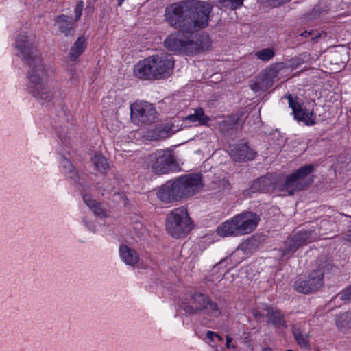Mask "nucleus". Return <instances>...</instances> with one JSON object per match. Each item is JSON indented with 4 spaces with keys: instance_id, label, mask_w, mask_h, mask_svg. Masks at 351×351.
Returning a JSON list of instances; mask_svg holds the SVG:
<instances>
[{
    "instance_id": "nucleus-1",
    "label": "nucleus",
    "mask_w": 351,
    "mask_h": 351,
    "mask_svg": "<svg viewBox=\"0 0 351 351\" xmlns=\"http://www.w3.org/2000/svg\"><path fill=\"white\" fill-rule=\"evenodd\" d=\"M18 56L26 63L27 91L40 104L53 103L61 95L60 89L49 80V69L43 64L40 53L34 45V38L26 31L21 32L16 38Z\"/></svg>"
},
{
    "instance_id": "nucleus-2",
    "label": "nucleus",
    "mask_w": 351,
    "mask_h": 351,
    "mask_svg": "<svg viewBox=\"0 0 351 351\" xmlns=\"http://www.w3.org/2000/svg\"><path fill=\"white\" fill-rule=\"evenodd\" d=\"M212 7L198 0H185L167 7L165 21L184 34H191L208 25Z\"/></svg>"
},
{
    "instance_id": "nucleus-3",
    "label": "nucleus",
    "mask_w": 351,
    "mask_h": 351,
    "mask_svg": "<svg viewBox=\"0 0 351 351\" xmlns=\"http://www.w3.org/2000/svg\"><path fill=\"white\" fill-rule=\"evenodd\" d=\"M174 60L167 53H158L138 62L134 68V75L142 80H159L169 77L173 69Z\"/></svg>"
},
{
    "instance_id": "nucleus-4",
    "label": "nucleus",
    "mask_w": 351,
    "mask_h": 351,
    "mask_svg": "<svg viewBox=\"0 0 351 351\" xmlns=\"http://www.w3.org/2000/svg\"><path fill=\"white\" fill-rule=\"evenodd\" d=\"M260 221L259 216L252 212H243L219 225L216 232L220 237H239L253 232Z\"/></svg>"
},
{
    "instance_id": "nucleus-5",
    "label": "nucleus",
    "mask_w": 351,
    "mask_h": 351,
    "mask_svg": "<svg viewBox=\"0 0 351 351\" xmlns=\"http://www.w3.org/2000/svg\"><path fill=\"white\" fill-rule=\"evenodd\" d=\"M180 309L186 315H194L202 313L204 315L217 317L221 311L217 304L206 295L195 293L190 298H184L178 304Z\"/></svg>"
},
{
    "instance_id": "nucleus-6",
    "label": "nucleus",
    "mask_w": 351,
    "mask_h": 351,
    "mask_svg": "<svg viewBox=\"0 0 351 351\" xmlns=\"http://www.w3.org/2000/svg\"><path fill=\"white\" fill-rule=\"evenodd\" d=\"M192 229L187 210L181 206L172 210L166 217V230L173 237H181Z\"/></svg>"
},
{
    "instance_id": "nucleus-7",
    "label": "nucleus",
    "mask_w": 351,
    "mask_h": 351,
    "mask_svg": "<svg viewBox=\"0 0 351 351\" xmlns=\"http://www.w3.org/2000/svg\"><path fill=\"white\" fill-rule=\"evenodd\" d=\"M313 168L314 166L312 164L299 168L287 178L280 191L287 193L289 195H293L295 192L304 189L309 184L306 178L313 171Z\"/></svg>"
},
{
    "instance_id": "nucleus-8",
    "label": "nucleus",
    "mask_w": 351,
    "mask_h": 351,
    "mask_svg": "<svg viewBox=\"0 0 351 351\" xmlns=\"http://www.w3.org/2000/svg\"><path fill=\"white\" fill-rule=\"evenodd\" d=\"M175 179L183 199L195 195L204 187L203 176L201 173L184 174Z\"/></svg>"
},
{
    "instance_id": "nucleus-9",
    "label": "nucleus",
    "mask_w": 351,
    "mask_h": 351,
    "mask_svg": "<svg viewBox=\"0 0 351 351\" xmlns=\"http://www.w3.org/2000/svg\"><path fill=\"white\" fill-rule=\"evenodd\" d=\"M156 118L154 106L146 101L134 102L130 106L131 121L137 125L149 124Z\"/></svg>"
},
{
    "instance_id": "nucleus-10",
    "label": "nucleus",
    "mask_w": 351,
    "mask_h": 351,
    "mask_svg": "<svg viewBox=\"0 0 351 351\" xmlns=\"http://www.w3.org/2000/svg\"><path fill=\"white\" fill-rule=\"evenodd\" d=\"M152 170L158 174L167 173L171 171H179L182 164L176 159L174 155H150Z\"/></svg>"
},
{
    "instance_id": "nucleus-11",
    "label": "nucleus",
    "mask_w": 351,
    "mask_h": 351,
    "mask_svg": "<svg viewBox=\"0 0 351 351\" xmlns=\"http://www.w3.org/2000/svg\"><path fill=\"white\" fill-rule=\"evenodd\" d=\"M119 183L117 178L106 180L103 186H98L103 196H107L114 202L125 206L128 204V199L124 193L119 191Z\"/></svg>"
},
{
    "instance_id": "nucleus-12",
    "label": "nucleus",
    "mask_w": 351,
    "mask_h": 351,
    "mask_svg": "<svg viewBox=\"0 0 351 351\" xmlns=\"http://www.w3.org/2000/svg\"><path fill=\"white\" fill-rule=\"evenodd\" d=\"M157 197L164 203H171L183 199L175 178L167 182L159 188L157 191Z\"/></svg>"
},
{
    "instance_id": "nucleus-13",
    "label": "nucleus",
    "mask_w": 351,
    "mask_h": 351,
    "mask_svg": "<svg viewBox=\"0 0 351 351\" xmlns=\"http://www.w3.org/2000/svg\"><path fill=\"white\" fill-rule=\"evenodd\" d=\"M60 168L62 173L73 183L82 188L87 186L86 179L79 175L72 162L64 155H62L60 159Z\"/></svg>"
},
{
    "instance_id": "nucleus-14",
    "label": "nucleus",
    "mask_w": 351,
    "mask_h": 351,
    "mask_svg": "<svg viewBox=\"0 0 351 351\" xmlns=\"http://www.w3.org/2000/svg\"><path fill=\"white\" fill-rule=\"evenodd\" d=\"M287 98L289 106L292 109V114L295 119L304 123L306 125H313L315 123V115L312 110L307 111L304 109L291 95H289Z\"/></svg>"
},
{
    "instance_id": "nucleus-15",
    "label": "nucleus",
    "mask_w": 351,
    "mask_h": 351,
    "mask_svg": "<svg viewBox=\"0 0 351 351\" xmlns=\"http://www.w3.org/2000/svg\"><path fill=\"white\" fill-rule=\"evenodd\" d=\"M211 43L207 36H202L196 42L186 39L184 40L183 44V49L182 53L185 54H196L202 51L208 49Z\"/></svg>"
},
{
    "instance_id": "nucleus-16",
    "label": "nucleus",
    "mask_w": 351,
    "mask_h": 351,
    "mask_svg": "<svg viewBox=\"0 0 351 351\" xmlns=\"http://www.w3.org/2000/svg\"><path fill=\"white\" fill-rule=\"evenodd\" d=\"M119 254L121 260L128 266L134 267L140 261L138 253L125 244L120 245Z\"/></svg>"
},
{
    "instance_id": "nucleus-17",
    "label": "nucleus",
    "mask_w": 351,
    "mask_h": 351,
    "mask_svg": "<svg viewBox=\"0 0 351 351\" xmlns=\"http://www.w3.org/2000/svg\"><path fill=\"white\" fill-rule=\"evenodd\" d=\"M239 117L231 115L219 123V130L223 135L230 134L238 129Z\"/></svg>"
},
{
    "instance_id": "nucleus-18",
    "label": "nucleus",
    "mask_w": 351,
    "mask_h": 351,
    "mask_svg": "<svg viewBox=\"0 0 351 351\" xmlns=\"http://www.w3.org/2000/svg\"><path fill=\"white\" fill-rule=\"evenodd\" d=\"M184 41L180 34H171L165 40L164 45L170 51L182 53Z\"/></svg>"
},
{
    "instance_id": "nucleus-19",
    "label": "nucleus",
    "mask_w": 351,
    "mask_h": 351,
    "mask_svg": "<svg viewBox=\"0 0 351 351\" xmlns=\"http://www.w3.org/2000/svg\"><path fill=\"white\" fill-rule=\"evenodd\" d=\"M324 270L323 268H319L311 272L307 278L309 281L310 287L312 288V292L318 290L324 284Z\"/></svg>"
},
{
    "instance_id": "nucleus-20",
    "label": "nucleus",
    "mask_w": 351,
    "mask_h": 351,
    "mask_svg": "<svg viewBox=\"0 0 351 351\" xmlns=\"http://www.w3.org/2000/svg\"><path fill=\"white\" fill-rule=\"evenodd\" d=\"M186 121L197 123L200 125H208L210 119L205 114L202 108H196L193 114H190L184 118Z\"/></svg>"
},
{
    "instance_id": "nucleus-21",
    "label": "nucleus",
    "mask_w": 351,
    "mask_h": 351,
    "mask_svg": "<svg viewBox=\"0 0 351 351\" xmlns=\"http://www.w3.org/2000/svg\"><path fill=\"white\" fill-rule=\"evenodd\" d=\"M54 22L55 25H58L59 31L66 36L73 29V19L70 16L64 14L59 15L56 17Z\"/></svg>"
},
{
    "instance_id": "nucleus-22",
    "label": "nucleus",
    "mask_w": 351,
    "mask_h": 351,
    "mask_svg": "<svg viewBox=\"0 0 351 351\" xmlns=\"http://www.w3.org/2000/svg\"><path fill=\"white\" fill-rule=\"evenodd\" d=\"M82 199L84 204L95 215L99 217L105 215V210L103 208L101 204L94 199L90 194L84 193L82 195Z\"/></svg>"
},
{
    "instance_id": "nucleus-23",
    "label": "nucleus",
    "mask_w": 351,
    "mask_h": 351,
    "mask_svg": "<svg viewBox=\"0 0 351 351\" xmlns=\"http://www.w3.org/2000/svg\"><path fill=\"white\" fill-rule=\"evenodd\" d=\"M86 47V38L84 36L79 37L75 42L69 54L70 60H76L82 54Z\"/></svg>"
},
{
    "instance_id": "nucleus-24",
    "label": "nucleus",
    "mask_w": 351,
    "mask_h": 351,
    "mask_svg": "<svg viewBox=\"0 0 351 351\" xmlns=\"http://www.w3.org/2000/svg\"><path fill=\"white\" fill-rule=\"evenodd\" d=\"M266 317L268 318L269 322L272 323L276 327H286L284 315L280 311L269 308L267 309Z\"/></svg>"
},
{
    "instance_id": "nucleus-25",
    "label": "nucleus",
    "mask_w": 351,
    "mask_h": 351,
    "mask_svg": "<svg viewBox=\"0 0 351 351\" xmlns=\"http://www.w3.org/2000/svg\"><path fill=\"white\" fill-rule=\"evenodd\" d=\"M271 86L272 84L270 83V81H268L262 73L258 75L256 80L252 82L250 85V88L256 92L265 91Z\"/></svg>"
},
{
    "instance_id": "nucleus-26",
    "label": "nucleus",
    "mask_w": 351,
    "mask_h": 351,
    "mask_svg": "<svg viewBox=\"0 0 351 351\" xmlns=\"http://www.w3.org/2000/svg\"><path fill=\"white\" fill-rule=\"evenodd\" d=\"M299 246L306 245L317 239V234L313 231H300L293 236Z\"/></svg>"
},
{
    "instance_id": "nucleus-27",
    "label": "nucleus",
    "mask_w": 351,
    "mask_h": 351,
    "mask_svg": "<svg viewBox=\"0 0 351 351\" xmlns=\"http://www.w3.org/2000/svg\"><path fill=\"white\" fill-rule=\"evenodd\" d=\"M171 128L169 126L160 125L156 127L152 132L149 133L147 137L151 140H159L165 138L170 135Z\"/></svg>"
},
{
    "instance_id": "nucleus-28",
    "label": "nucleus",
    "mask_w": 351,
    "mask_h": 351,
    "mask_svg": "<svg viewBox=\"0 0 351 351\" xmlns=\"http://www.w3.org/2000/svg\"><path fill=\"white\" fill-rule=\"evenodd\" d=\"M91 160L95 169L102 173H106L110 169L108 159L104 155H94Z\"/></svg>"
},
{
    "instance_id": "nucleus-29",
    "label": "nucleus",
    "mask_w": 351,
    "mask_h": 351,
    "mask_svg": "<svg viewBox=\"0 0 351 351\" xmlns=\"http://www.w3.org/2000/svg\"><path fill=\"white\" fill-rule=\"evenodd\" d=\"M337 326L343 332L351 329V312L340 314L336 321Z\"/></svg>"
},
{
    "instance_id": "nucleus-30",
    "label": "nucleus",
    "mask_w": 351,
    "mask_h": 351,
    "mask_svg": "<svg viewBox=\"0 0 351 351\" xmlns=\"http://www.w3.org/2000/svg\"><path fill=\"white\" fill-rule=\"evenodd\" d=\"M282 68V63H277L263 71L262 74L273 84L274 80L277 78L278 73Z\"/></svg>"
},
{
    "instance_id": "nucleus-31",
    "label": "nucleus",
    "mask_w": 351,
    "mask_h": 351,
    "mask_svg": "<svg viewBox=\"0 0 351 351\" xmlns=\"http://www.w3.org/2000/svg\"><path fill=\"white\" fill-rule=\"evenodd\" d=\"M293 334L298 344L301 348H309L308 335L306 332H302L299 328L293 327Z\"/></svg>"
},
{
    "instance_id": "nucleus-32",
    "label": "nucleus",
    "mask_w": 351,
    "mask_h": 351,
    "mask_svg": "<svg viewBox=\"0 0 351 351\" xmlns=\"http://www.w3.org/2000/svg\"><path fill=\"white\" fill-rule=\"evenodd\" d=\"M295 289L301 293L308 294L312 292L307 278H299L295 282Z\"/></svg>"
},
{
    "instance_id": "nucleus-33",
    "label": "nucleus",
    "mask_w": 351,
    "mask_h": 351,
    "mask_svg": "<svg viewBox=\"0 0 351 351\" xmlns=\"http://www.w3.org/2000/svg\"><path fill=\"white\" fill-rule=\"evenodd\" d=\"M300 246L295 241L293 237H289L285 242L284 247L282 250V256H286L289 254H292L297 250Z\"/></svg>"
},
{
    "instance_id": "nucleus-34",
    "label": "nucleus",
    "mask_w": 351,
    "mask_h": 351,
    "mask_svg": "<svg viewBox=\"0 0 351 351\" xmlns=\"http://www.w3.org/2000/svg\"><path fill=\"white\" fill-rule=\"evenodd\" d=\"M228 152H234L235 154H249L252 150L247 143H240L238 145L230 146Z\"/></svg>"
},
{
    "instance_id": "nucleus-35",
    "label": "nucleus",
    "mask_w": 351,
    "mask_h": 351,
    "mask_svg": "<svg viewBox=\"0 0 351 351\" xmlns=\"http://www.w3.org/2000/svg\"><path fill=\"white\" fill-rule=\"evenodd\" d=\"M255 56L262 61H269L274 56L273 49L270 48H265L256 52Z\"/></svg>"
},
{
    "instance_id": "nucleus-36",
    "label": "nucleus",
    "mask_w": 351,
    "mask_h": 351,
    "mask_svg": "<svg viewBox=\"0 0 351 351\" xmlns=\"http://www.w3.org/2000/svg\"><path fill=\"white\" fill-rule=\"evenodd\" d=\"M341 300L346 302L351 301V285L343 290L338 295Z\"/></svg>"
},
{
    "instance_id": "nucleus-37",
    "label": "nucleus",
    "mask_w": 351,
    "mask_h": 351,
    "mask_svg": "<svg viewBox=\"0 0 351 351\" xmlns=\"http://www.w3.org/2000/svg\"><path fill=\"white\" fill-rule=\"evenodd\" d=\"M261 3L266 4L269 6L276 7L283 4L289 0H258Z\"/></svg>"
},
{
    "instance_id": "nucleus-38",
    "label": "nucleus",
    "mask_w": 351,
    "mask_h": 351,
    "mask_svg": "<svg viewBox=\"0 0 351 351\" xmlns=\"http://www.w3.org/2000/svg\"><path fill=\"white\" fill-rule=\"evenodd\" d=\"M82 222L84 225L92 232H95L96 226L92 221H88L86 217H82Z\"/></svg>"
},
{
    "instance_id": "nucleus-39",
    "label": "nucleus",
    "mask_w": 351,
    "mask_h": 351,
    "mask_svg": "<svg viewBox=\"0 0 351 351\" xmlns=\"http://www.w3.org/2000/svg\"><path fill=\"white\" fill-rule=\"evenodd\" d=\"M83 10V3L79 2L77 3L75 8V21H78L82 15Z\"/></svg>"
},
{
    "instance_id": "nucleus-40",
    "label": "nucleus",
    "mask_w": 351,
    "mask_h": 351,
    "mask_svg": "<svg viewBox=\"0 0 351 351\" xmlns=\"http://www.w3.org/2000/svg\"><path fill=\"white\" fill-rule=\"evenodd\" d=\"M231 3V7L233 9H236L241 7L243 5V0H226Z\"/></svg>"
},
{
    "instance_id": "nucleus-41",
    "label": "nucleus",
    "mask_w": 351,
    "mask_h": 351,
    "mask_svg": "<svg viewBox=\"0 0 351 351\" xmlns=\"http://www.w3.org/2000/svg\"><path fill=\"white\" fill-rule=\"evenodd\" d=\"M270 183V182H268L267 178L266 177H261L259 179L256 180V182L254 183V184H263V185H267Z\"/></svg>"
},
{
    "instance_id": "nucleus-42",
    "label": "nucleus",
    "mask_w": 351,
    "mask_h": 351,
    "mask_svg": "<svg viewBox=\"0 0 351 351\" xmlns=\"http://www.w3.org/2000/svg\"><path fill=\"white\" fill-rule=\"evenodd\" d=\"M226 346L227 348H236V346L235 345H230L231 342L232 341V338L230 337V336L227 335L226 337Z\"/></svg>"
},
{
    "instance_id": "nucleus-43",
    "label": "nucleus",
    "mask_w": 351,
    "mask_h": 351,
    "mask_svg": "<svg viewBox=\"0 0 351 351\" xmlns=\"http://www.w3.org/2000/svg\"><path fill=\"white\" fill-rule=\"evenodd\" d=\"M58 137L62 141L63 143L67 142V138L70 139L69 136H67L66 134H63L62 132L58 134Z\"/></svg>"
},
{
    "instance_id": "nucleus-44",
    "label": "nucleus",
    "mask_w": 351,
    "mask_h": 351,
    "mask_svg": "<svg viewBox=\"0 0 351 351\" xmlns=\"http://www.w3.org/2000/svg\"><path fill=\"white\" fill-rule=\"evenodd\" d=\"M206 336L208 339L212 341L214 337L218 336V334L213 331H208L206 334Z\"/></svg>"
},
{
    "instance_id": "nucleus-45",
    "label": "nucleus",
    "mask_w": 351,
    "mask_h": 351,
    "mask_svg": "<svg viewBox=\"0 0 351 351\" xmlns=\"http://www.w3.org/2000/svg\"><path fill=\"white\" fill-rule=\"evenodd\" d=\"M311 34V32H307V31H304L303 33H302L300 35L302 36H304L306 38H307L308 36H310Z\"/></svg>"
},
{
    "instance_id": "nucleus-46",
    "label": "nucleus",
    "mask_w": 351,
    "mask_h": 351,
    "mask_svg": "<svg viewBox=\"0 0 351 351\" xmlns=\"http://www.w3.org/2000/svg\"><path fill=\"white\" fill-rule=\"evenodd\" d=\"M233 157H232V159L234 160H237L238 159V157L239 156H241L242 155H237V154H234V155H232Z\"/></svg>"
},
{
    "instance_id": "nucleus-47",
    "label": "nucleus",
    "mask_w": 351,
    "mask_h": 351,
    "mask_svg": "<svg viewBox=\"0 0 351 351\" xmlns=\"http://www.w3.org/2000/svg\"><path fill=\"white\" fill-rule=\"evenodd\" d=\"M262 351H272L271 348L267 347L263 349Z\"/></svg>"
},
{
    "instance_id": "nucleus-48",
    "label": "nucleus",
    "mask_w": 351,
    "mask_h": 351,
    "mask_svg": "<svg viewBox=\"0 0 351 351\" xmlns=\"http://www.w3.org/2000/svg\"><path fill=\"white\" fill-rule=\"evenodd\" d=\"M118 1V5L119 6H121L123 3V2L124 1V0H117Z\"/></svg>"
},
{
    "instance_id": "nucleus-49",
    "label": "nucleus",
    "mask_w": 351,
    "mask_h": 351,
    "mask_svg": "<svg viewBox=\"0 0 351 351\" xmlns=\"http://www.w3.org/2000/svg\"><path fill=\"white\" fill-rule=\"evenodd\" d=\"M348 241L351 243V233L348 236Z\"/></svg>"
},
{
    "instance_id": "nucleus-50",
    "label": "nucleus",
    "mask_w": 351,
    "mask_h": 351,
    "mask_svg": "<svg viewBox=\"0 0 351 351\" xmlns=\"http://www.w3.org/2000/svg\"><path fill=\"white\" fill-rule=\"evenodd\" d=\"M215 337H217V339H218L219 341L222 340V337H221L220 335H218V336H215Z\"/></svg>"
},
{
    "instance_id": "nucleus-51",
    "label": "nucleus",
    "mask_w": 351,
    "mask_h": 351,
    "mask_svg": "<svg viewBox=\"0 0 351 351\" xmlns=\"http://www.w3.org/2000/svg\"><path fill=\"white\" fill-rule=\"evenodd\" d=\"M219 2H226V0H217Z\"/></svg>"
},
{
    "instance_id": "nucleus-52",
    "label": "nucleus",
    "mask_w": 351,
    "mask_h": 351,
    "mask_svg": "<svg viewBox=\"0 0 351 351\" xmlns=\"http://www.w3.org/2000/svg\"><path fill=\"white\" fill-rule=\"evenodd\" d=\"M286 351H293V350H287Z\"/></svg>"
}]
</instances>
